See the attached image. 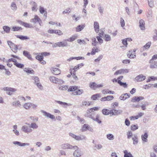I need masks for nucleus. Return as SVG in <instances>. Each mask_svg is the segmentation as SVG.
Returning <instances> with one entry per match:
<instances>
[{"label":"nucleus","instance_id":"1","mask_svg":"<svg viewBox=\"0 0 157 157\" xmlns=\"http://www.w3.org/2000/svg\"><path fill=\"white\" fill-rule=\"evenodd\" d=\"M73 149L75 150L73 154L75 157H80L83 155L82 152L79 150L78 147L77 146H74Z\"/></svg>","mask_w":157,"mask_h":157},{"label":"nucleus","instance_id":"2","mask_svg":"<svg viewBox=\"0 0 157 157\" xmlns=\"http://www.w3.org/2000/svg\"><path fill=\"white\" fill-rule=\"evenodd\" d=\"M69 135L75 140H81L85 139L86 138V137L83 135H82L80 136H77L71 132L69 133Z\"/></svg>","mask_w":157,"mask_h":157},{"label":"nucleus","instance_id":"3","mask_svg":"<svg viewBox=\"0 0 157 157\" xmlns=\"http://www.w3.org/2000/svg\"><path fill=\"white\" fill-rule=\"evenodd\" d=\"M3 90L4 91H6V93L9 95H12V92H15L17 90L15 88L9 87H4Z\"/></svg>","mask_w":157,"mask_h":157},{"label":"nucleus","instance_id":"4","mask_svg":"<svg viewBox=\"0 0 157 157\" xmlns=\"http://www.w3.org/2000/svg\"><path fill=\"white\" fill-rule=\"evenodd\" d=\"M60 146L61 149L63 150H65L68 149H73L74 146H73L70 144L67 143L63 144H61Z\"/></svg>","mask_w":157,"mask_h":157},{"label":"nucleus","instance_id":"5","mask_svg":"<svg viewBox=\"0 0 157 157\" xmlns=\"http://www.w3.org/2000/svg\"><path fill=\"white\" fill-rule=\"evenodd\" d=\"M22 131L25 133H29L32 132L33 131L32 129L30 127V126H28L26 125L23 126L21 128Z\"/></svg>","mask_w":157,"mask_h":157},{"label":"nucleus","instance_id":"6","mask_svg":"<svg viewBox=\"0 0 157 157\" xmlns=\"http://www.w3.org/2000/svg\"><path fill=\"white\" fill-rule=\"evenodd\" d=\"M48 32L49 33H55L59 36H61L63 34L62 32L59 30H53L50 29L48 31Z\"/></svg>","mask_w":157,"mask_h":157},{"label":"nucleus","instance_id":"7","mask_svg":"<svg viewBox=\"0 0 157 157\" xmlns=\"http://www.w3.org/2000/svg\"><path fill=\"white\" fill-rule=\"evenodd\" d=\"M90 87L94 90H95L97 88L102 87L103 86L102 84H97L94 82H91L89 85Z\"/></svg>","mask_w":157,"mask_h":157},{"label":"nucleus","instance_id":"8","mask_svg":"<svg viewBox=\"0 0 157 157\" xmlns=\"http://www.w3.org/2000/svg\"><path fill=\"white\" fill-rule=\"evenodd\" d=\"M136 49H134L133 50H130L127 56L128 57L130 58H134L136 57L135 53L132 54L133 53L136 52Z\"/></svg>","mask_w":157,"mask_h":157},{"label":"nucleus","instance_id":"9","mask_svg":"<svg viewBox=\"0 0 157 157\" xmlns=\"http://www.w3.org/2000/svg\"><path fill=\"white\" fill-rule=\"evenodd\" d=\"M145 78V76H144L142 74H140L137 76L135 78V80L137 82H141L144 80Z\"/></svg>","mask_w":157,"mask_h":157},{"label":"nucleus","instance_id":"10","mask_svg":"<svg viewBox=\"0 0 157 157\" xmlns=\"http://www.w3.org/2000/svg\"><path fill=\"white\" fill-rule=\"evenodd\" d=\"M51 71L53 74L55 75H58L61 73L60 70L56 68L52 67L51 69Z\"/></svg>","mask_w":157,"mask_h":157},{"label":"nucleus","instance_id":"11","mask_svg":"<svg viewBox=\"0 0 157 157\" xmlns=\"http://www.w3.org/2000/svg\"><path fill=\"white\" fill-rule=\"evenodd\" d=\"M13 143L14 145H17L21 147L24 146H29L30 144H29L28 143H22L20 142L17 141H13Z\"/></svg>","mask_w":157,"mask_h":157},{"label":"nucleus","instance_id":"12","mask_svg":"<svg viewBox=\"0 0 157 157\" xmlns=\"http://www.w3.org/2000/svg\"><path fill=\"white\" fill-rule=\"evenodd\" d=\"M41 112L44 113V116L47 117H49L52 119H54L55 118V117L54 115L51 114L43 110H41Z\"/></svg>","mask_w":157,"mask_h":157},{"label":"nucleus","instance_id":"13","mask_svg":"<svg viewBox=\"0 0 157 157\" xmlns=\"http://www.w3.org/2000/svg\"><path fill=\"white\" fill-rule=\"evenodd\" d=\"M91 112H92L90 110V109H88L85 115V116L91 119L93 118V116H94V113H91Z\"/></svg>","mask_w":157,"mask_h":157},{"label":"nucleus","instance_id":"14","mask_svg":"<svg viewBox=\"0 0 157 157\" xmlns=\"http://www.w3.org/2000/svg\"><path fill=\"white\" fill-rule=\"evenodd\" d=\"M26 124L30 126V128L33 129H37L38 127V125L35 122H32L30 124L26 123Z\"/></svg>","mask_w":157,"mask_h":157},{"label":"nucleus","instance_id":"15","mask_svg":"<svg viewBox=\"0 0 157 157\" xmlns=\"http://www.w3.org/2000/svg\"><path fill=\"white\" fill-rule=\"evenodd\" d=\"M40 17L36 15L34 16L33 18L31 19L30 20V22L33 23L34 24L36 23V22L40 21Z\"/></svg>","mask_w":157,"mask_h":157},{"label":"nucleus","instance_id":"16","mask_svg":"<svg viewBox=\"0 0 157 157\" xmlns=\"http://www.w3.org/2000/svg\"><path fill=\"white\" fill-rule=\"evenodd\" d=\"M111 112L112 115H117L122 113L123 111L121 110H117L113 109L111 110Z\"/></svg>","mask_w":157,"mask_h":157},{"label":"nucleus","instance_id":"17","mask_svg":"<svg viewBox=\"0 0 157 157\" xmlns=\"http://www.w3.org/2000/svg\"><path fill=\"white\" fill-rule=\"evenodd\" d=\"M148 136V133L147 132H145L144 134L142 135L141 136V138L142 141L145 142H147V141Z\"/></svg>","mask_w":157,"mask_h":157},{"label":"nucleus","instance_id":"18","mask_svg":"<svg viewBox=\"0 0 157 157\" xmlns=\"http://www.w3.org/2000/svg\"><path fill=\"white\" fill-rule=\"evenodd\" d=\"M23 55L31 60H33V59L31 57V56L27 51H23Z\"/></svg>","mask_w":157,"mask_h":157},{"label":"nucleus","instance_id":"19","mask_svg":"<svg viewBox=\"0 0 157 157\" xmlns=\"http://www.w3.org/2000/svg\"><path fill=\"white\" fill-rule=\"evenodd\" d=\"M67 43L66 42H59L57 43V47H64L67 46Z\"/></svg>","mask_w":157,"mask_h":157},{"label":"nucleus","instance_id":"20","mask_svg":"<svg viewBox=\"0 0 157 157\" xmlns=\"http://www.w3.org/2000/svg\"><path fill=\"white\" fill-rule=\"evenodd\" d=\"M132 139L133 141V144L136 145L138 143V136L136 135H134L132 137Z\"/></svg>","mask_w":157,"mask_h":157},{"label":"nucleus","instance_id":"21","mask_svg":"<svg viewBox=\"0 0 157 157\" xmlns=\"http://www.w3.org/2000/svg\"><path fill=\"white\" fill-rule=\"evenodd\" d=\"M94 28L95 32L98 33L99 31V26L98 22L96 21L94 23Z\"/></svg>","mask_w":157,"mask_h":157},{"label":"nucleus","instance_id":"22","mask_svg":"<svg viewBox=\"0 0 157 157\" xmlns=\"http://www.w3.org/2000/svg\"><path fill=\"white\" fill-rule=\"evenodd\" d=\"M85 24L83 25H78L76 28V32H79L82 31L85 27Z\"/></svg>","mask_w":157,"mask_h":157},{"label":"nucleus","instance_id":"23","mask_svg":"<svg viewBox=\"0 0 157 157\" xmlns=\"http://www.w3.org/2000/svg\"><path fill=\"white\" fill-rule=\"evenodd\" d=\"M83 93V90H78L74 91L71 93L72 95H80Z\"/></svg>","mask_w":157,"mask_h":157},{"label":"nucleus","instance_id":"24","mask_svg":"<svg viewBox=\"0 0 157 157\" xmlns=\"http://www.w3.org/2000/svg\"><path fill=\"white\" fill-rule=\"evenodd\" d=\"M139 26L141 30L145 29V27L144 26L145 22L142 19H141L139 22Z\"/></svg>","mask_w":157,"mask_h":157},{"label":"nucleus","instance_id":"25","mask_svg":"<svg viewBox=\"0 0 157 157\" xmlns=\"http://www.w3.org/2000/svg\"><path fill=\"white\" fill-rule=\"evenodd\" d=\"M102 93L104 94H114V91L109 90L108 89H104L102 91Z\"/></svg>","mask_w":157,"mask_h":157},{"label":"nucleus","instance_id":"26","mask_svg":"<svg viewBox=\"0 0 157 157\" xmlns=\"http://www.w3.org/2000/svg\"><path fill=\"white\" fill-rule=\"evenodd\" d=\"M102 113L104 115H108L110 113H111V110H109L107 109H103L102 111Z\"/></svg>","mask_w":157,"mask_h":157},{"label":"nucleus","instance_id":"27","mask_svg":"<svg viewBox=\"0 0 157 157\" xmlns=\"http://www.w3.org/2000/svg\"><path fill=\"white\" fill-rule=\"evenodd\" d=\"M31 103L28 102L25 103L23 105L24 108L27 110H29L31 107Z\"/></svg>","mask_w":157,"mask_h":157},{"label":"nucleus","instance_id":"28","mask_svg":"<svg viewBox=\"0 0 157 157\" xmlns=\"http://www.w3.org/2000/svg\"><path fill=\"white\" fill-rule=\"evenodd\" d=\"M78 37L77 35H75L72 36L69 38L67 39L66 40L69 42H72L75 40Z\"/></svg>","mask_w":157,"mask_h":157},{"label":"nucleus","instance_id":"29","mask_svg":"<svg viewBox=\"0 0 157 157\" xmlns=\"http://www.w3.org/2000/svg\"><path fill=\"white\" fill-rule=\"evenodd\" d=\"M78 88V86H70L68 90V92H72L76 90Z\"/></svg>","mask_w":157,"mask_h":157},{"label":"nucleus","instance_id":"30","mask_svg":"<svg viewBox=\"0 0 157 157\" xmlns=\"http://www.w3.org/2000/svg\"><path fill=\"white\" fill-rule=\"evenodd\" d=\"M104 39L106 41H109L111 40V39L110 35L107 34H105L104 35Z\"/></svg>","mask_w":157,"mask_h":157},{"label":"nucleus","instance_id":"31","mask_svg":"<svg viewBox=\"0 0 157 157\" xmlns=\"http://www.w3.org/2000/svg\"><path fill=\"white\" fill-rule=\"evenodd\" d=\"M12 105L13 106H14L16 107H20L21 106V104L20 101L19 100H17V101H16L13 102L12 103Z\"/></svg>","mask_w":157,"mask_h":157},{"label":"nucleus","instance_id":"32","mask_svg":"<svg viewBox=\"0 0 157 157\" xmlns=\"http://www.w3.org/2000/svg\"><path fill=\"white\" fill-rule=\"evenodd\" d=\"M99 114H97L96 117V118H95L94 117V116H93V118H92V119L94 121L97 122L99 124H101V121L99 119Z\"/></svg>","mask_w":157,"mask_h":157},{"label":"nucleus","instance_id":"33","mask_svg":"<svg viewBox=\"0 0 157 157\" xmlns=\"http://www.w3.org/2000/svg\"><path fill=\"white\" fill-rule=\"evenodd\" d=\"M15 66H16L17 67L21 68H22L24 67V65L23 64H21L19 63H18L17 62V60H16V62L14 63V64Z\"/></svg>","mask_w":157,"mask_h":157},{"label":"nucleus","instance_id":"34","mask_svg":"<svg viewBox=\"0 0 157 157\" xmlns=\"http://www.w3.org/2000/svg\"><path fill=\"white\" fill-rule=\"evenodd\" d=\"M16 36L17 38H19L21 40H26L27 39H29V37H27L26 36H20V35H16Z\"/></svg>","mask_w":157,"mask_h":157},{"label":"nucleus","instance_id":"35","mask_svg":"<svg viewBox=\"0 0 157 157\" xmlns=\"http://www.w3.org/2000/svg\"><path fill=\"white\" fill-rule=\"evenodd\" d=\"M124 157H133L130 152H128L127 150H125L124 151Z\"/></svg>","mask_w":157,"mask_h":157},{"label":"nucleus","instance_id":"36","mask_svg":"<svg viewBox=\"0 0 157 157\" xmlns=\"http://www.w3.org/2000/svg\"><path fill=\"white\" fill-rule=\"evenodd\" d=\"M100 94H97L92 95L91 97V99L94 100H95L97 99L98 98H100Z\"/></svg>","mask_w":157,"mask_h":157},{"label":"nucleus","instance_id":"37","mask_svg":"<svg viewBox=\"0 0 157 157\" xmlns=\"http://www.w3.org/2000/svg\"><path fill=\"white\" fill-rule=\"evenodd\" d=\"M3 29L5 32L8 33L10 32V28L8 26H4L3 27Z\"/></svg>","mask_w":157,"mask_h":157},{"label":"nucleus","instance_id":"38","mask_svg":"<svg viewBox=\"0 0 157 157\" xmlns=\"http://www.w3.org/2000/svg\"><path fill=\"white\" fill-rule=\"evenodd\" d=\"M150 68L151 69L157 68V61H154L153 63H151L150 65Z\"/></svg>","mask_w":157,"mask_h":157},{"label":"nucleus","instance_id":"39","mask_svg":"<svg viewBox=\"0 0 157 157\" xmlns=\"http://www.w3.org/2000/svg\"><path fill=\"white\" fill-rule=\"evenodd\" d=\"M32 79L34 80L33 82L35 84L40 82L39 79L37 76H33Z\"/></svg>","mask_w":157,"mask_h":157},{"label":"nucleus","instance_id":"40","mask_svg":"<svg viewBox=\"0 0 157 157\" xmlns=\"http://www.w3.org/2000/svg\"><path fill=\"white\" fill-rule=\"evenodd\" d=\"M118 83L121 86L123 87L124 88H126L127 87V84L126 82H123L121 81H118Z\"/></svg>","mask_w":157,"mask_h":157},{"label":"nucleus","instance_id":"41","mask_svg":"<svg viewBox=\"0 0 157 157\" xmlns=\"http://www.w3.org/2000/svg\"><path fill=\"white\" fill-rule=\"evenodd\" d=\"M78 67V66H75L73 69H70V73L71 75H72V73H75V72L77 70V69H79V68Z\"/></svg>","mask_w":157,"mask_h":157},{"label":"nucleus","instance_id":"42","mask_svg":"<svg viewBox=\"0 0 157 157\" xmlns=\"http://www.w3.org/2000/svg\"><path fill=\"white\" fill-rule=\"evenodd\" d=\"M11 9L13 10H16L17 9V6L16 4L14 2L12 3L11 5Z\"/></svg>","mask_w":157,"mask_h":157},{"label":"nucleus","instance_id":"43","mask_svg":"<svg viewBox=\"0 0 157 157\" xmlns=\"http://www.w3.org/2000/svg\"><path fill=\"white\" fill-rule=\"evenodd\" d=\"M107 138L109 140H113L114 139V136L112 134H109L106 135Z\"/></svg>","mask_w":157,"mask_h":157},{"label":"nucleus","instance_id":"44","mask_svg":"<svg viewBox=\"0 0 157 157\" xmlns=\"http://www.w3.org/2000/svg\"><path fill=\"white\" fill-rule=\"evenodd\" d=\"M40 12L41 14H43V13L46 12V9L44 8L43 7L40 6L39 8Z\"/></svg>","mask_w":157,"mask_h":157},{"label":"nucleus","instance_id":"45","mask_svg":"<svg viewBox=\"0 0 157 157\" xmlns=\"http://www.w3.org/2000/svg\"><path fill=\"white\" fill-rule=\"evenodd\" d=\"M49 79L51 82H52L54 83H57L56 81H57V78L54 76H50L49 77Z\"/></svg>","mask_w":157,"mask_h":157},{"label":"nucleus","instance_id":"46","mask_svg":"<svg viewBox=\"0 0 157 157\" xmlns=\"http://www.w3.org/2000/svg\"><path fill=\"white\" fill-rule=\"evenodd\" d=\"M24 71L29 74H33L34 72L33 70L31 69V70L29 69V68H25L24 69Z\"/></svg>","mask_w":157,"mask_h":157},{"label":"nucleus","instance_id":"47","mask_svg":"<svg viewBox=\"0 0 157 157\" xmlns=\"http://www.w3.org/2000/svg\"><path fill=\"white\" fill-rule=\"evenodd\" d=\"M138 128V126L137 124L132 125L131 126L130 129L131 130L134 131Z\"/></svg>","mask_w":157,"mask_h":157},{"label":"nucleus","instance_id":"48","mask_svg":"<svg viewBox=\"0 0 157 157\" xmlns=\"http://www.w3.org/2000/svg\"><path fill=\"white\" fill-rule=\"evenodd\" d=\"M22 25L26 28H33V26L31 24L24 22Z\"/></svg>","mask_w":157,"mask_h":157},{"label":"nucleus","instance_id":"49","mask_svg":"<svg viewBox=\"0 0 157 157\" xmlns=\"http://www.w3.org/2000/svg\"><path fill=\"white\" fill-rule=\"evenodd\" d=\"M92 40V44L94 46H96L98 42L96 41V38L94 37H93L91 38Z\"/></svg>","mask_w":157,"mask_h":157},{"label":"nucleus","instance_id":"50","mask_svg":"<svg viewBox=\"0 0 157 157\" xmlns=\"http://www.w3.org/2000/svg\"><path fill=\"white\" fill-rule=\"evenodd\" d=\"M131 101L133 102H135L136 101L138 102L140 101V99H139L138 97H134L132 98L131 99Z\"/></svg>","mask_w":157,"mask_h":157},{"label":"nucleus","instance_id":"51","mask_svg":"<svg viewBox=\"0 0 157 157\" xmlns=\"http://www.w3.org/2000/svg\"><path fill=\"white\" fill-rule=\"evenodd\" d=\"M91 103V102L84 101L82 102V105L83 106H89Z\"/></svg>","mask_w":157,"mask_h":157},{"label":"nucleus","instance_id":"52","mask_svg":"<svg viewBox=\"0 0 157 157\" xmlns=\"http://www.w3.org/2000/svg\"><path fill=\"white\" fill-rule=\"evenodd\" d=\"M77 42L80 45L82 44H86V42L83 40H81V39H78L77 40Z\"/></svg>","mask_w":157,"mask_h":157},{"label":"nucleus","instance_id":"53","mask_svg":"<svg viewBox=\"0 0 157 157\" xmlns=\"http://www.w3.org/2000/svg\"><path fill=\"white\" fill-rule=\"evenodd\" d=\"M36 58L38 60L41 61L43 59V56H42L38 55L36 56Z\"/></svg>","mask_w":157,"mask_h":157},{"label":"nucleus","instance_id":"54","mask_svg":"<svg viewBox=\"0 0 157 157\" xmlns=\"http://www.w3.org/2000/svg\"><path fill=\"white\" fill-rule=\"evenodd\" d=\"M37 87L40 89V90H42L43 89V87L42 86L41 84L40 83V82L39 83H37L36 84H35Z\"/></svg>","mask_w":157,"mask_h":157},{"label":"nucleus","instance_id":"55","mask_svg":"<svg viewBox=\"0 0 157 157\" xmlns=\"http://www.w3.org/2000/svg\"><path fill=\"white\" fill-rule=\"evenodd\" d=\"M122 43L125 47H127L128 45L127 39L126 38L122 40Z\"/></svg>","mask_w":157,"mask_h":157},{"label":"nucleus","instance_id":"56","mask_svg":"<svg viewBox=\"0 0 157 157\" xmlns=\"http://www.w3.org/2000/svg\"><path fill=\"white\" fill-rule=\"evenodd\" d=\"M127 138L128 139H130L131 137H132V133L131 131H129L127 132Z\"/></svg>","mask_w":157,"mask_h":157},{"label":"nucleus","instance_id":"57","mask_svg":"<svg viewBox=\"0 0 157 157\" xmlns=\"http://www.w3.org/2000/svg\"><path fill=\"white\" fill-rule=\"evenodd\" d=\"M121 70L122 74L128 73L129 72V70L127 69H121Z\"/></svg>","mask_w":157,"mask_h":157},{"label":"nucleus","instance_id":"58","mask_svg":"<svg viewBox=\"0 0 157 157\" xmlns=\"http://www.w3.org/2000/svg\"><path fill=\"white\" fill-rule=\"evenodd\" d=\"M89 125L88 124H84L82 127V131H85L88 129V128L89 127Z\"/></svg>","mask_w":157,"mask_h":157},{"label":"nucleus","instance_id":"59","mask_svg":"<svg viewBox=\"0 0 157 157\" xmlns=\"http://www.w3.org/2000/svg\"><path fill=\"white\" fill-rule=\"evenodd\" d=\"M151 44V42H148L143 47L144 48L146 49H148L150 47Z\"/></svg>","mask_w":157,"mask_h":157},{"label":"nucleus","instance_id":"60","mask_svg":"<svg viewBox=\"0 0 157 157\" xmlns=\"http://www.w3.org/2000/svg\"><path fill=\"white\" fill-rule=\"evenodd\" d=\"M20 29H21V27H13L12 29V30L14 31H17L20 30Z\"/></svg>","mask_w":157,"mask_h":157},{"label":"nucleus","instance_id":"61","mask_svg":"<svg viewBox=\"0 0 157 157\" xmlns=\"http://www.w3.org/2000/svg\"><path fill=\"white\" fill-rule=\"evenodd\" d=\"M12 47L13 48L12 50H13L14 52H16L18 49L17 45L14 44V45H13Z\"/></svg>","mask_w":157,"mask_h":157},{"label":"nucleus","instance_id":"62","mask_svg":"<svg viewBox=\"0 0 157 157\" xmlns=\"http://www.w3.org/2000/svg\"><path fill=\"white\" fill-rule=\"evenodd\" d=\"M119 98L121 100L124 101L127 99V98L125 96L124 94H123Z\"/></svg>","mask_w":157,"mask_h":157},{"label":"nucleus","instance_id":"63","mask_svg":"<svg viewBox=\"0 0 157 157\" xmlns=\"http://www.w3.org/2000/svg\"><path fill=\"white\" fill-rule=\"evenodd\" d=\"M102 146L101 144H95L94 148L95 149H100L102 148Z\"/></svg>","mask_w":157,"mask_h":157},{"label":"nucleus","instance_id":"64","mask_svg":"<svg viewBox=\"0 0 157 157\" xmlns=\"http://www.w3.org/2000/svg\"><path fill=\"white\" fill-rule=\"evenodd\" d=\"M29 118L34 122H37L38 120V118L34 117H30Z\"/></svg>","mask_w":157,"mask_h":157}]
</instances>
